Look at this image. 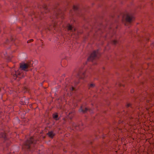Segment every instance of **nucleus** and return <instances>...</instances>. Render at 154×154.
<instances>
[{"instance_id": "nucleus-1", "label": "nucleus", "mask_w": 154, "mask_h": 154, "mask_svg": "<svg viewBox=\"0 0 154 154\" xmlns=\"http://www.w3.org/2000/svg\"><path fill=\"white\" fill-rule=\"evenodd\" d=\"M33 66L32 61H31L27 63H23L20 64V68L17 71L14 69L12 68L11 70V74L13 78L15 79L17 78H20L24 77V73H23V71H26V69L29 67Z\"/></svg>"}, {"instance_id": "nucleus-2", "label": "nucleus", "mask_w": 154, "mask_h": 154, "mask_svg": "<svg viewBox=\"0 0 154 154\" xmlns=\"http://www.w3.org/2000/svg\"><path fill=\"white\" fill-rule=\"evenodd\" d=\"M63 14L62 12L59 8H57L55 9L54 11V14L53 16L50 17V19L53 22L52 26L55 29V27L58 26L60 24V23H56L55 20L56 19H58L59 17H60L61 19H62L63 18Z\"/></svg>"}, {"instance_id": "nucleus-3", "label": "nucleus", "mask_w": 154, "mask_h": 154, "mask_svg": "<svg viewBox=\"0 0 154 154\" xmlns=\"http://www.w3.org/2000/svg\"><path fill=\"white\" fill-rule=\"evenodd\" d=\"M35 142L34 141L33 138L31 137L30 138L27 140L24 143V145L22 147V148L24 150H30L31 147L34 145Z\"/></svg>"}, {"instance_id": "nucleus-4", "label": "nucleus", "mask_w": 154, "mask_h": 154, "mask_svg": "<svg viewBox=\"0 0 154 154\" xmlns=\"http://www.w3.org/2000/svg\"><path fill=\"white\" fill-rule=\"evenodd\" d=\"M99 55L98 50L94 51L88 59V61H91L94 64H95L96 63L95 61L98 58Z\"/></svg>"}, {"instance_id": "nucleus-5", "label": "nucleus", "mask_w": 154, "mask_h": 154, "mask_svg": "<svg viewBox=\"0 0 154 154\" xmlns=\"http://www.w3.org/2000/svg\"><path fill=\"white\" fill-rule=\"evenodd\" d=\"M122 19L125 20L126 22L129 23H131L133 20L134 17L128 14H126L122 16Z\"/></svg>"}, {"instance_id": "nucleus-6", "label": "nucleus", "mask_w": 154, "mask_h": 154, "mask_svg": "<svg viewBox=\"0 0 154 154\" xmlns=\"http://www.w3.org/2000/svg\"><path fill=\"white\" fill-rule=\"evenodd\" d=\"M85 76V73L83 72L79 71L77 73L78 79H83Z\"/></svg>"}, {"instance_id": "nucleus-7", "label": "nucleus", "mask_w": 154, "mask_h": 154, "mask_svg": "<svg viewBox=\"0 0 154 154\" xmlns=\"http://www.w3.org/2000/svg\"><path fill=\"white\" fill-rule=\"evenodd\" d=\"M88 110H89L90 112L91 111V110L88 109L87 107H85L83 106H81L79 109L80 112H82L83 113H85Z\"/></svg>"}, {"instance_id": "nucleus-8", "label": "nucleus", "mask_w": 154, "mask_h": 154, "mask_svg": "<svg viewBox=\"0 0 154 154\" xmlns=\"http://www.w3.org/2000/svg\"><path fill=\"white\" fill-rule=\"evenodd\" d=\"M69 89L71 91H72L74 90V88L73 86H70L68 84H66L65 85V90L67 91Z\"/></svg>"}, {"instance_id": "nucleus-9", "label": "nucleus", "mask_w": 154, "mask_h": 154, "mask_svg": "<svg viewBox=\"0 0 154 154\" xmlns=\"http://www.w3.org/2000/svg\"><path fill=\"white\" fill-rule=\"evenodd\" d=\"M67 27L68 29L69 30H70L72 32L75 31V29L70 24H68Z\"/></svg>"}, {"instance_id": "nucleus-10", "label": "nucleus", "mask_w": 154, "mask_h": 154, "mask_svg": "<svg viewBox=\"0 0 154 154\" xmlns=\"http://www.w3.org/2000/svg\"><path fill=\"white\" fill-rule=\"evenodd\" d=\"M0 135L1 137L4 138L5 140H7L6 134L4 132V131L1 132V134Z\"/></svg>"}, {"instance_id": "nucleus-11", "label": "nucleus", "mask_w": 154, "mask_h": 154, "mask_svg": "<svg viewBox=\"0 0 154 154\" xmlns=\"http://www.w3.org/2000/svg\"><path fill=\"white\" fill-rule=\"evenodd\" d=\"M48 134V136L52 138L54 135V134L52 131L49 132Z\"/></svg>"}, {"instance_id": "nucleus-12", "label": "nucleus", "mask_w": 154, "mask_h": 154, "mask_svg": "<svg viewBox=\"0 0 154 154\" xmlns=\"http://www.w3.org/2000/svg\"><path fill=\"white\" fill-rule=\"evenodd\" d=\"M53 118L56 120H57L58 119V115L57 114L55 113L53 115Z\"/></svg>"}, {"instance_id": "nucleus-13", "label": "nucleus", "mask_w": 154, "mask_h": 154, "mask_svg": "<svg viewBox=\"0 0 154 154\" xmlns=\"http://www.w3.org/2000/svg\"><path fill=\"white\" fill-rule=\"evenodd\" d=\"M73 9L75 11H77L79 9V8L77 6H74L73 7Z\"/></svg>"}, {"instance_id": "nucleus-14", "label": "nucleus", "mask_w": 154, "mask_h": 154, "mask_svg": "<svg viewBox=\"0 0 154 154\" xmlns=\"http://www.w3.org/2000/svg\"><path fill=\"white\" fill-rule=\"evenodd\" d=\"M48 8L46 7V6H44V10L45 11V13H46L49 10L48 9Z\"/></svg>"}, {"instance_id": "nucleus-15", "label": "nucleus", "mask_w": 154, "mask_h": 154, "mask_svg": "<svg viewBox=\"0 0 154 154\" xmlns=\"http://www.w3.org/2000/svg\"><path fill=\"white\" fill-rule=\"evenodd\" d=\"M118 43V42L116 40H114L112 41V43L116 45Z\"/></svg>"}, {"instance_id": "nucleus-16", "label": "nucleus", "mask_w": 154, "mask_h": 154, "mask_svg": "<svg viewBox=\"0 0 154 154\" xmlns=\"http://www.w3.org/2000/svg\"><path fill=\"white\" fill-rule=\"evenodd\" d=\"M94 86V85L93 84L91 83L90 84L89 86V88H93Z\"/></svg>"}, {"instance_id": "nucleus-17", "label": "nucleus", "mask_w": 154, "mask_h": 154, "mask_svg": "<svg viewBox=\"0 0 154 154\" xmlns=\"http://www.w3.org/2000/svg\"><path fill=\"white\" fill-rule=\"evenodd\" d=\"M126 106L127 107H131V108L132 107V106L130 103L127 104Z\"/></svg>"}, {"instance_id": "nucleus-18", "label": "nucleus", "mask_w": 154, "mask_h": 154, "mask_svg": "<svg viewBox=\"0 0 154 154\" xmlns=\"http://www.w3.org/2000/svg\"><path fill=\"white\" fill-rule=\"evenodd\" d=\"M44 15V13H43L42 12H41V14H40V17H42V15Z\"/></svg>"}, {"instance_id": "nucleus-19", "label": "nucleus", "mask_w": 154, "mask_h": 154, "mask_svg": "<svg viewBox=\"0 0 154 154\" xmlns=\"http://www.w3.org/2000/svg\"><path fill=\"white\" fill-rule=\"evenodd\" d=\"M33 41V40L32 39H31L28 40L27 41V43H29L30 42H32Z\"/></svg>"}, {"instance_id": "nucleus-20", "label": "nucleus", "mask_w": 154, "mask_h": 154, "mask_svg": "<svg viewBox=\"0 0 154 154\" xmlns=\"http://www.w3.org/2000/svg\"><path fill=\"white\" fill-rule=\"evenodd\" d=\"M8 41H9L8 40H8H7V41H6V43H7L8 42Z\"/></svg>"}, {"instance_id": "nucleus-21", "label": "nucleus", "mask_w": 154, "mask_h": 154, "mask_svg": "<svg viewBox=\"0 0 154 154\" xmlns=\"http://www.w3.org/2000/svg\"><path fill=\"white\" fill-rule=\"evenodd\" d=\"M79 83V82H75V83L76 84H77Z\"/></svg>"}, {"instance_id": "nucleus-22", "label": "nucleus", "mask_w": 154, "mask_h": 154, "mask_svg": "<svg viewBox=\"0 0 154 154\" xmlns=\"http://www.w3.org/2000/svg\"><path fill=\"white\" fill-rule=\"evenodd\" d=\"M11 41H14L13 39V38H11Z\"/></svg>"}, {"instance_id": "nucleus-23", "label": "nucleus", "mask_w": 154, "mask_h": 154, "mask_svg": "<svg viewBox=\"0 0 154 154\" xmlns=\"http://www.w3.org/2000/svg\"><path fill=\"white\" fill-rule=\"evenodd\" d=\"M147 102L148 103H149V100H147Z\"/></svg>"}, {"instance_id": "nucleus-24", "label": "nucleus", "mask_w": 154, "mask_h": 154, "mask_svg": "<svg viewBox=\"0 0 154 154\" xmlns=\"http://www.w3.org/2000/svg\"><path fill=\"white\" fill-rule=\"evenodd\" d=\"M153 45H154V43L153 44Z\"/></svg>"}]
</instances>
